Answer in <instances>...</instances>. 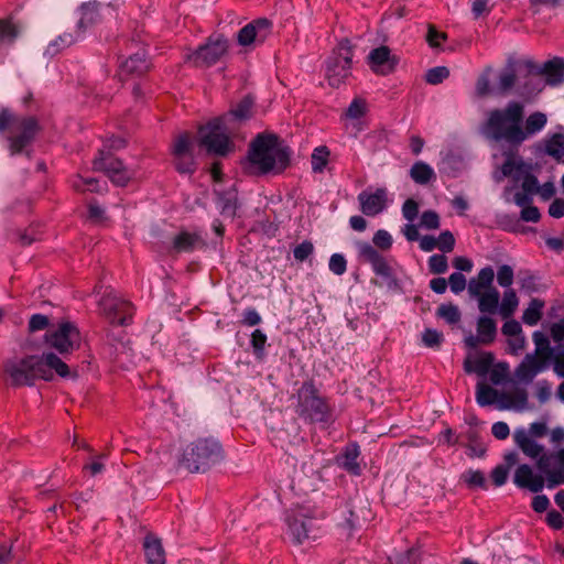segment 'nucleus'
Masks as SVG:
<instances>
[{
  "label": "nucleus",
  "mask_w": 564,
  "mask_h": 564,
  "mask_svg": "<svg viewBox=\"0 0 564 564\" xmlns=\"http://www.w3.org/2000/svg\"><path fill=\"white\" fill-rule=\"evenodd\" d=\"M399 58L391 54V50L381 45L373 48L368 55L369 67L378 75H389L394 72Z\"/></svg>",
  "instance_id": "412c9836"
},
{
  "label": "nucleus",
  "mask_w": 564,
  "mask_h": 564,
  "mask_svg": "<svg viewBox=\"0 0 564 564\" xmlns=\"http://www.w3.org/2000/svg\"><path fill=\"white\" fill-rule=\"evenodd\" d=\"M358 456L359 449L357 445H354L352 447H347L343 455V467L354 475H359L360 473V466L357 462Z\"/></svg>",
  "instance_id": "37998d69"
},
{
  "label": "nucleus",
  "mask_w": 564,
  "mask_h": 564,
  "mask_svg": "<svg viewBox=\"0 0 564 564\" xmlns=\"http://www.w3.org/2000/svg\"><path fill=\"white\" fill-rule=\"evenodd\" d=\"M46 343L65 359L80 346V333L70 322L61 323L58 328L45 335Z\"/></svg>",
  "instance_id": "ddd939ff"
},
{
  "label": "nucleus",
  "mask_w": 564,
  "mask_h": 564,
  "mask_svg": "<svg viewBox=\"0 0 564 564\" xmlns=\"http://www.w3.org/2000/svg\"><path fill=\"white\" fill-rule=\"evenodd\" d=\"M286 524L295 544H302L308 539L317 538L316 521L303 513H290L286 516Z\"/></svg>",
  "instance_id": "dca6fc26"
},
{
  "label": "nucleus",
  "mask_w": 564,
  "mask_h": 564,
  "mask_svg": "<svg viewBox=\"0 0 564 564\" xmlns=\"http://www.w3.org/2000/svg\"><path fill=\"white\" fill-rule=\"evenodd\" d=\"M37 365L36 355H29L20 360L9 359L3 364V372L9 377L12 387L33 386L41 379Z\"/></svg>",
  "instance_id": "9b49d317"
},
{
  "label": "nucleus",
  "mask_w": 564,
  "mask_h": 564,
  "mask_svg": "<svg viewBox=\"0 0 564 564\" xmlns=\"http://www.w3.org/2000/svg\"><path fill=\"white\" fill-rule=\"evenodd\" d=\"M447 284L453 293L459 294L467 288V280L462 272H454L449 275Z\"/></svg>",
  "instance_id": "680f3d73"
},
{
  "label": "nucleus",
  "mask_w": 564,
  "mask_h": 564,
  "mask_svg": "<svg viewBox=\"0 0 564 564\" xmlns=\"http://www.w3.org/2000/svg\"><path fill=\"white\" fill-rule=\"evenodd\" d=\"M495 271L487 265L471 278L467 283V292L470 299H476L478 310L482 314H497L500 293L494 285Z\"/></svg>",
  "instance_id": "6e6552de"
},
{
  "label": "nucleus",
  "mask_w": 564,
  "mask_h": 564,
  "mask_svg": "<svg viewBox=\"0 0 564 564\" xmlns=\"http://www.w3.org/2000/svg\"><path fill=\"white\" fill-rule=\"evenodd\" d=\"M501 171L505 176L512 177L516 182L523 180L525 173H530L529 166L521 159H517L511 152L507 153Z\"/></svg>",
  "instance_id": "7c9ffc66"
},
{
  "label": "nucleus",
  "mask_w": 564,
  "mask_h": 564,
  "mask_svg": "<svg viewBox=\"0 0 564 564\" xmlns=\"http://www.w3.org/2000/svg\"><path fill=\"white\" fill-rule=\"evenodd\" d=\"M532 339L535 345L536 355L542 356L544 358L552 357L554 348L551 347L550 340L544 333L535 330L532 335Z\"/></svg>",
  "instance_id": "79ce46f5"
},
{
  "label": "nucleus",
  "mask_w": 564,
  "mask_h": 564,
  "mask_svg": "<svg viewBox=\"0 0 564 564\" xmlns=\"http://www.w3.org/2000/svg\"><path fill=\"white\" fill-rule=\"evenodd\" d=\"M147 564H165V551L161 540L153 533H148L143 540Z\"/></svg>",
  "instance_id": "393cba45"
},
{
  "label": "nucleus",
  "mask_w": 564,
  "mask_h": 564,
  "mask_svg": "<svg viewBox=\"0 0 564 564\" xmlns=\"http://www.w3.org/2000/svg\"><path fill=\"white\" fill-rule=\"evenodd\" d=\"M514 272L513 269L508 264H502L497 271V282L501 288L511 289L513 283Z\"/></svg>",
  "instance_id": "6e6d98bb"
},
{
  "label": "nucleus",
  "mask_w": 564,
  "mask_h": 564,
  "mask_svg": "<svg viewBox=\"0 0 564 564\" xmlns=\"http://www.w3.org/2000/svg\"><path fill=\"white\" fill-rule=\"evenodd\" d=\"M429 269L433 274H443L448 270L447 257L442 254H433L429 258Z\"/></svg>",
  "instance_id": "3c124183"
},
{
  "label": "nucleus",
  "mask_w": 564,
  "mask_h": 564,
  "mask_svg": "<svg viewBox=\"0 0 564 564\" xmlns=\"http://www.w3.org/2000/svg\"><path fill=\"white\" fill-rule=\"evenodd\" d=\"M329 150L326 145L316 148L312 153V169L314 172H323L328 162Z\"/></svg>",
  "instance_id": "a18cd8bd"
},
{
  "label": "nucleus",
  "mask_w": 564,
  "mask_h": 564,
  "mask_svg": "<svg viewBox=\"0 0 564 564\" xmlns=\"http://www.w3.org/2000/svg\"><path fill=\"white\" fill-rule=\"evenodd\" d=\"M519 299L513 289H507L503 292L501 303H498V312L503 318H510L517 311Z\"/></svg>",
  "instance_id": "4c0bfd02"
},
{
  "label": "nucleus",
  "mask_w": 564,
  "mask_h": 564,
  "mask_svg": "<svg viewBox=\"0 0 564 564\" xmlns=\"http://www.w3.org/2000/svg\"><path fill=\"white\" fill-rule=\"evenodd\" d=\"M500 394L498 390L479 382L477 384L476 391V401L480 406L491 405L498 399H500Z\"/></svg>",
  "instance_id": "ea45409f"
},
{
  "label": "nucleus",
  "mask_w": 564,
  "mask_h": 564,
  "mask_svg": "<svg viewBox=\"0 0 564 564\" xmlns=\"http://www.w3.org/2000/svg\"><path fill=\"white\" fill-rule=\"evenodd\" d=\"M198 135L199 145L205 148L209 154L226 156L234 148L228 135L225 117L214 118L205 126H200Z\"/></svg>",
  "instance_id": "1a4fd4ad"
},
{
  "label": "nucleus",
  "mask_w": 564,
  "mask_h": 564,
  "mask_svg": "<svg viewBox=\"0 0 564 564\" xmlns=\"http://www.w3.org/2000/svg\"><path fill=\"white\" fill-rule=\"evenodd\" d=\"M477 333L481 344H491L497 336V324L495 319L487 315L479 316L477 319Z\"/></svg>",
  "instance_id": "72a5a7b5"
},
{
  "label": "nucleus",
  "mask_w": 564,
  "mask_h": 564,
  "mask_svg": "<svg viewBox=\"0 0 564 564\" xmlns=\"http://www.w3.org/2000/svg\"><path fill=\"white\" fill-rule=\"evenodd\" d=\"M372 241L375 247L368 242L358 243L359 257L371 264L373 272L386 281L388 288H397L398 283L393 276L392 268L377 250V248L382 251L390 250L393 242L391 235L387 230L380 229L373 235Z\"/></svg>",
  "instance_id": "0eeeda50"
},
{
  "label": "nucleus",
  "mask_w": 564,
  "mask_h": 564,
  "mask_svg": "<svg viewBox=\"0 0 564 564\" xmlns=\"http://www.w3.org/2000/svg\"><path fill=\"white\" fill-rule=\"evenodd\" d=\"M524 105L517 100L507 102L505 107L487 111L479 126V133L490 143L507 147L510 151L520 148L523 135Z\"/></svg>",
  "instance_id": "f257e3e1"
},
{
  "label": "nucleus",
  "mask_w": 564,
  "mask_h": 564,
  "mask_svg": "<svg viewBox=\"0 0 564 564\" xmlns=\"http://www.w3.org/2000/svg\"><path fill=\"white\" fill-rule=\"evenodd\" d=\"M525 59L527 58L518 59L516 63V65H518L519 72L516 94L523 100L530 101L543 90L544 84L539 74L528 73L527 68L522 64L525 62Z\"/></svg>",
  "instance_id": "f3484780"
},
{
  "label": "nucleus",
  "mask_w": 564,
  "mask_h": 564,
  "mask_svg": "<svg viewBox=\"0 0 564 564\" xmlns=\"http://www.w3.org/2000/svg\"><path fill=\"white\" fill-rule=\"evenodd\" d=\"M250 343L256 357L262 359L265 355L267 335L261 329H256L251 334Z\"/></svg>",
  "instance_id": "8fccbe9b"
},
{
  "label": "nucleus",
  "mask_w": 564,
  "mask_h": 564,
  "mask_svg": "<svg viewBox=\"0 0 564 564\" xmlns=\"http://www.w3.org/2000/svg\"><path fill=\"white\" fill-rule=\"evenodd\" d=\"M297 403L295 413L299 417L311 424L319 423L329 426L333 420V410L327 398L321 395L313 380L304 381L296 392Z\"/></svg>",
  "instance_id": "20e7f679"
},
{
  "label": "nucleus",
  "mask_w": 564,
  "mask_h": 564,
  "mask_svg": "<svg viewBox=\"0 0 564 564\" xmlns=\"http://www.w3.org/2000/svg\"><path fill=\"white\" fill-rule=\"evenodd\" d=\"M254 105V100L250 95L245 96L236 107L231 108L226 115L225 120L229 117H234L238 120H247L252 116V108Z\"/></svg>",
  "instance_id": "58836bf2"
},
{
  "label": "nucleus",
  "mask_w": 564,
  "mask_h": 564,
  "mask_svg": "<svg viewBox=\"0 0 564 564\" xmlns=\"http://www.w3.org/2000/svg\"><path fill=\"white\" fill-rule=\"evenodd\" d=\"M519 283L521 289L529 294L540 291L538 278L529 271L520 275Z\"/></svg>",
  "instance_id": "4d7b16f0"
},
{
  "label": "nucleus",
  "mask_w": 564,
  "mask_h": 564,
  "mask_svg": "<svg viewBox=\"0 0 564 564\" xmlns=\"http://www.w3.org/2000/svg\"><path fill=\"white\" fill-rule=\"evenodd\" d=\"M124 167L121 160L113 158L109 151L105 149L99 150L98 156L93 161V170L104 172L106 175L112 173V170H120Z\"/></svg>",
  "instance_id": "473e14b6"
},
{
  "label": "nucleus",
  "mask_w": 564,
  "mask_h": 564,
  "mask_svg": "<svg viewBox=\"0 0 564 564\" xmlns=\"http://www.w3.org/2000/svg\"><path fill=\"white\" fill-rule=\"evenodd\" d=\"M455 247L454 235L449 230L441 232L438 237L425 235V252L438 249L443 253L453 251Z\"/></svg>",
  "instance_id": "c756f323"
},
{
  "label": "nucleus",
  "mask_w": 564,
  "mask_h": 564,
  "mask_svg": "<svg viewBox=\"0 0 564 564\" xmlns=\"http://www.w3.org/2000/svg\"><path fill=\"white\" fill-rule=\"evenodd\" d=\"M513 438L521 451L530 458H538L544 452V446L532 440L525 430L519 429L514 432Z\"/></svg>",
  "instance_id": "cd10ccee"
},
{
  "label": "nucleus",
  "mask_w": 564,
  "mask_h": 564,
  "mask_svg": "<svg viewBox=\"0 0 564 564\" xmlns=\"http://www.w3.org/2000/svg\"><path fill=\"white\" fill-rule=\"evenodd\" d=\"M150 69V63L145 57V51L140 50L130 55L121 65L119 76L123 80L127 76L141 77Z\"/></svg>",
  "instance_id": "b1692460"
},
{
  "label": "nucleus",
  "mask_w": 564,
  "mask_h": 564,
  "mask_svg": "<svg viewBox=\"0 0 564 564\" xmlns=\"http://www.w3.org/2000/svg\"><path fill=\"white\" fill-rule=\"evenodd\" d=\"M228 47V41L224 35L209 36L205 44L186 56V61L195 67L208 68L227 53Z\"/></svg>",
  "instance_id": "f8f14e48"
},
{
  "label": "nucleus",
  "mask_w": 564,
  "mask_h": 564,
  "mask_svg": "<svg viewBox=\"0 0 564 564\" xmlns=\"http://www.w3.org/2000/svg\"><path fill=\"white\" fill-rule=\"evenodd\" d=\"M553 359V369L555 373L564 378V345H556L551 357Z\"/></svg>",
  "instance_id": "052dcab7"
},
{
  "label": "nucleus",
  "mask_w": 564,
  "mask_h": 564,
  "mask_svg": "<svg viewBox=\"0 0 564 564\" xmlns=\"http://www.w3.org/2000/svg\"><path fill=\"white\" fill-rule=\"evenodd\" d=\"M202 242V238L198 234L181 231L173 239V248L176 252H191L197 243Z\"/></svg>",
  "instance_id": "c9c22d12"
},
{
  "label": "nucleus",
  "mask_w": 564,
  "mask_h": 564,
  "mask_svg": "<svg viewBox=\"0 0 564 564\" xmlns=\"http://www.w3.org/2000/svg\"><path fill=\"white\" fill-rule=\"evenodd\" d=\"M279 135L262 132L250 142L242 167L248 174L264 175L284 172L291 164V150L279 145Z\"/></svg>",
  "instance_id": "f03ea898"
},
{
  "label": "nucleus",
  "mask_w": 564,
  "mask_h": 564,
  "mask_svg": "<svg viewBox=\"0 0 564 564\" xmlns=\"http://www.w3.org/2000/svg\"><path fill=\"white\" fill-rule=\"evenodd\" d=\"M20 26L13 22L11 17L0 19V46L13 45L20 36Z\"/></svg>",
  "instance_id": "f704fd0d"
},
{
  "label": "nucleus",
  "mask_w": 564,
  "mask_h": 564,
  "mask_svg": "<svg viewBox=\"0 0 564 564\" xmlns=\"http://www.w3.org/2000/svg\"><path fill=\"white\" fill-rule=\"evenodd\" d=\"M313 252L314 246L310 240H304L293 250L294 258L301 262L305 261Z\"/></svg>",
  "instance_id": "338daca9"
},
{
  "label": "nucleus",
  "mask_w": 564,
  "mask_h": 564,
  "mask_svg": "<svg viewBox=\"0 0 564 564\" xmlns=\"http://www.w3.org/2000/svg\"><path fill=\"white\" fill-rule=\"evenodd\" d=\"M9 129L18 132L8 137L10 154L24 153L28 158H31V151L26 148L33 143L36 134L41 131L37 118L34 116L19 117L9 109H2L0 111V133Z\"/></svg>",
  "instance_id": "7ed1b4c3"
},
{
  "label": "nucleus",
  "mask_w": 564,
  "mask_h": 564,
  "mask_svg": "<svg viewBox=\"0 0 564 564\" xmlns=\"http://www.w3.org/2000/svg\"><path fill=\"white\" fill-rule=\"evenodd\" d=\"M347 513L348 517L340 523V527L348 531V536L351 535L352 531L361 529L371 519L369 503L362 499H350L347 502Z\"/></svg>",
  "instance_id": "6ab92c4d"
},
{
  "label": "nucleus",
  "mask_w": 564,
  "mask_h": 564,
  "mask_svg": "<svg viewBox=\"0 0 564 564\" xmlns=\"http://www.w3.org/2000/svg\"><path fill=\"white\" fill-rule=\"evenodd\" d=\"M513 482L518 488L529 489L532 492H541L545 480L542 475L534 474L528 464L519 465L513 475Z\"/></svg>",
  "instance_id": "4be33fe9"
},
{
  "label": "nucleus",
  "mask_w": 564,
  "mask_h": 564,
  "mask_svg": "<svg viewBox=\"0 0 564 564\" xmlns=\"http://www.w3.org/2000/svg\"><path fill=\"white\" fill-rule=\"evenodd\" d=\"M501 401H508V404H502L501 409H508L512 405H514L517 409H524L528 403V393L523 388H516L511 394L501 393L500 394Z\"/></svg>",
  "instance_id": "a19ab883"
},
{
  "label": "nucleus",
  "mask_w": 564,
  "mask_h": 564,
  "mask_svg": "<svg viewBox=\"0 0 564 564\" xmlns=\"http://www.w3.org/2000/svg\"><path fill=\"white\" fill-rule=\"evenodd\" d=\"M522 64L529 74H539L541 78L544 77V86L555 87L564 83V59L561 57H553L543 64L527 58Z\"/></svg>",
  "instance_id": "4468645a"
},
{
  "label": "nucleus",
  "mask_w": 564,
  "mask_h": 564,
  "mask_svg": "<svg viewBox=\"0 0 564 564\" xmlns=\"http://www.w3.org/2000/svg\"><path fill=\"white\" fill-rule=\"evenodd\" d=\"M465 482L470 487L486 488V478L480 470L469 469L464 475Z\"/></svg>",
  "instance_id": "e2e57ef3"
},
{
  "label": "nucleus",
  "mask_w": 564,
  "mask_h": 564,
  "mask_svg": "<svg viewBox=\"0 0 564 564\" xmlns=\"http://www.w3.org/2000/svg\"><path fill=\"white\" fill-rule=\"evenodd\" d=\"M419 208H420V205L419 203L413 199V198H408L404 203H403V206H402V215L403 217L412 223L414 221V219L417 218L419 216Z\"/></svg>",
  "instance_id": "0e129e2a"
},
{
  "label": "nucleus",
  "mask_w": 564,
  "mask_h": 564,
  "mask_svg": "<svg viewBox=\"0 0 564 564\" xmlns=\"http://www.w3.org/2000/svg\"><path fill=\"white\" fill-rule=\"evenodd\" d=\"M352 44L347 37L341 39L326 62V77L332 87H339L350 76Z\"/></svg>",
  "instance_id": "9d476101"
},
{
  "label": "nucleus",
  "mask_w": 564,
  "mask_h": 564,
  "mask_svg": "<svg viewBox=\"0 0 564 564\" xmlns=\"http://www.w3.org/2000/svg\"><path fill=\"white\" fill-rule=\"evenodd\" d=\"M543 369V364L533 355H527L521 364L516 368V378L524 383H530L534 377Z\"/></svg>",
  "instance_id": "a878e982"
},
{
  "label": "nucleus",
  "mask_w": 564,
  "mask_h": 564,
  "mask_svg": "<svg viewBox=\"0 0 564 564\" xmlns=\"http://www.w3.org/2000/svg\"><path fill=\"white\" fill-rule=\"evenodd\" d=\"M109 180L115 184L116 186H127L128 183L132 178V173L128 171V169L124 166L120 170H112V173L107 175Z\"/></svg>",
  "instance_id": "13d9d810"
},
{
  "label": "nucleus",
  "mask_w": 564,
  "mask_h": 564,
  "mask_svg": "<svg viewBox=\"0 0 564 564\" xmlns=\"http://www.w3.org/2000/svg\"><path fill=\"white\" fill-rule=\"evenodd\" d=\"M109 322L113 325L127 326L132 322L133 306L128 301L104 297L100 302Z\"/></svg>",
  "instance_id": "aec40b11"
},
{
  "label": "nucleus",
  "mask_w": 564,
  "mask_h": 564,
  "mask_svg": "<svg viewBox=\"0 0 564 564\" xmlns=\"http://www.w3.org/2000/svg\"><path fill=\"white\" fill-rule=\"evenodd\" d=\"M214 194L221 206V214L234 218L238 208V191L236 185L224 191L214 189Z\"/></svg>",
  "instance_id": "bb28decb"
},
{
  "label": "nucleus",
  "mask_w": 564,
  "mask_h": 564,
  "mask_svg": "<svg viewBox=\"0 0 564 564\" xmlns=\"http://www.w3.org/2000/svg\"><path fill=\"white\" fill-rule=\"evenodd\" d=\"M37 372L40 373L41 380L52 381L54 379V372L61 378H77V370H70V367L54 352H43L37 356Z\"/></svg>",
  "instance_id": "2eb2a0df"
},
{
  "label": "nucleus",
  "mask_w": 564,
  "mask_h": 564,
  "mask_svg": "<svg viewBox=\"0 0 564 564\" xmlns=\"http://www.w3.org/2000/svg\"><path fill=\"white\" fill-rule=\"evenodd\" d=\"M495 356L492 352H484L482 356L475 360V372L480 376H485L492 367Z\"/></svg>",
  "instance_id": "bf43d9fd"
},
{
  "label": "nucleus",
  "mask_w": 564,
  "mask_h": 564,
  "mask_svg": "<svg viewBox=\"0 0 564 564\" xmlns=\"http://www.w3.org/2000/svg\"><path fill=\"white\" fill-rule=\"evenodd\" d=\"M272 32V21L259 18L245 25L237 34V41L241 46L253 43L262 44Z\"/></svg>",
  "instance_id": "a211bd4d"
},
{
  "label": "nucleus",
  "mask_w": 564,
  "mask_h": 564,
  "mask_svg": "<svg viewBox=\"0 0 564 564\" xmlns=\"http://www.w3.org/2000/svg\"><path fill=\"white\" fill-rule=\"evenodd\" d=\"M545 302L534 297L529 302L528 307L523 311L522 322L528 326H535L543 316Z\"/></svg>",
  "instance_id": "e433bc0d"
},
{
  "label": "nucleus",
  "mask_w": 564,
  "mask_h": 564,
  "mask_svg": "<svg viewBox=\"0 0 564 564\" xmlns=\"http://www.w3.org/2000/svg\"><path fill=\"white\" fill-rule=\"evenodd\" d=\"M437 315L444 318L448 324H456L460 321L459 308L454 304H442L437 308Z\"/></svg>",
  "instance_id": "09e8293b"
},
{
  "label": "nucleus",
  "mask_w": 564,
  "mask_h": 564,
  "mask_svg": "<svg viewBox=\"0 0 564 564\" xmlns=\"http://www.w3.org/2000/svg\"><path fill=\"white\" fill-rule=\"evenodd\" d=\"M509 366L506 362H499L490 371V381L494 384H500L508 378Z\"/></svg>",
  "instance_id": "69168bd1"
},
{
  "label": "nucleus",
  "mask_w": 564,
  "mask_h": 564,
  "mask_svg": "<svg viewBox=\"0 0 564 564\" xmlns=\"http://www.w3.org/2000/svg\"><path fill=\"white\" fill-rule=\"evenodd\" d=\"M174 166L178 173L193 174L196 170V164L193 155L174 156Z\"/></svg>",
  "instance_id": "603ef678"
},
{
  "label": "nucleus",
  "mask_w": 564,
  "mask_h": 564,
  "mask_svg": "<svg viewBox=\"0 0 564 564\" xmlns=\"http://www.w3.org/2000/svg\"><path fill=\"white\" fill-rule=\"evenodd\" d=\"M449 77V69L446 66H435L425 72V83L431 85L442 84Z\"/></svg>",
  "instance_id": "de8ad7c7"
},
{
  "label": "nucleus",
  "mask_w": 564,
  "mask_h": 564,
  "mask_svg": "<svg viewBox=\"0 0 564 564\" xmlns=\"http://www.w3.org/2000/svg\"><path fill=\"white\" fill-rule=\"evenodd\" d=\"M360 210L366 216H376L380 214L387 205V191L378 188L375 193L361 192L358 195Z\"/></svg>",
  "instance_id": "5701e85b"
},
{
  "label": "nucleus",
  "mask_w": 564,
  "mask_h": 564,
  "mask_svg": "<svg viewBox=\"0 0 564 564\" xmlns=\"http://www.w3.org/2000/svg\"><path fill=\"white\" fill-rule=\"evenodd\" d=\"M421 226H423V216L421 217L419 225L413 224V221H409V224L404 225L401 231L408 241H420V247L423 249V238H421L420 234Z\"/></svg>",
  "instance_id": "5fc2aeb1"
},
{
  "label": "nucleus",
  "mask_w": 564,
  "mask_h": 564,
  "mask_svg": "<svg viewBox=\"0 0 564 564\" xmlns=\"http://www.w3.org/2000/svg\"><path fill=\"white\" fill-rule=\"evenodd\" d=\"M518 59H509L505 69L499 74V91L501 94H507L513 88H517L519 77L518 65H516Z\"/></svg>",
  "instance_id": "2f4dec72"
},
{
  "label": "nucleus",
  "mask_w": 564,
  "mask_h": 564,
  "mask_svg": "<svg viewBox=\"0 0 564 564\" xmlns=\"http://www.w3.org/2000/svg\"><path fill=\"white\" fill-rule=\"evenodd\" d=\"M546 153L556 160H560L564 155V134H554L546 143Z\"/></svg>",
  "instance_id": "49530a36"
},
{
  "label": "nucleus",
  "mask_w": 564,
  "mask_h": 564,
  "mask_svg": "<svg viewBox=\"0 0 564 564\" xmlns=\"http://www.w3.org/2000/svg\"><path fill=\"white\" fill-rule=\"evenodd\" d=\"M329 270L337 274L341 275L346 272L347 261L345 257L340 253H334L329 259Z\"/></svg>",
  "instance_id": "774afa93"
},
{
  "label": "nucleus",
  "mask_w": 564,
  "mask_h": 564,
  "mask_svg": "<svg viewBox=\"0 0 564 564\" xmlns=\"http://www.w3.org/2000/svg\"><path fill=\"white\" fill-rule=\"evenodd\" d=\"M221 444L210 437L197 438L184 449L180 466L189 473H205L224 459Z\"/></svg>",
  "instance_id": "39448f33"
},
{
  "label": "nucleus",
  "mask_w": 564,
  "mask_h": 564,
  "mask_svg": "<svg viewBox=\"0 0 564 564\" xmlns=\"http://www.w3.org/2000/svg\"><path fill=\"white\" fill-rule=\"evenodd\" d=\"M547 122V117L545 113L535 111L532 112L528 118L524 117L522 123V132L523 135L520 138V147L522 143L528 140L530 137L536 134L545 127Z\"/></svg>",
  "instance_id": "c85d7f7f"
},
{
  "label": "nucleus",
  "mask_w": 564,
  "mask_h": 564,
  "mask_svg": "<svg viewBox=\"0 0 564 564\" xmlns=\"http://www.w3.org/2000/svg\"><path fill=\"white\" fill-rule=\"evenodd\" d=\"M172 153L174 156L193 155L191 134L188 132H184L175 139Z\"/></svg>",
  "instance_id": "c03bdc74"
},
{
  "label": "nucleus",
  "mask_w": 564,
  "mask_h": 564,
  "mask_svg": "<svg viewBox=\"0 0 564 564\" xmlns=\"http://www.w3.org/2000/svg\"><path fill=\"white\" fill-rule=\"evenodd\" d=\"M447 40L445 32L438 31L433 24H427V32L425 34V42L433 48H440L441 43Z\"/></svg>",
  "instance_id": "864d4df0"
},
{
  "label": "nucleus",
  "mask_w": 564,
  "mask_h": 564,
  "mask_svg": "<svg viewBox=\"0 0 564 564\" xmlns=\"http://www.w3.org/2000/svg\"><path fill=\"white\" fill-rule=\"evenodd\" d=\"M99 6L97 1L83 3L79 8L80 17L76 23L73 25L70 22L65 21L63 33L54 42L50 43L46 52L51 55L57 54L59 51L77 42L89 28L100 22Z\"/></svg>",
  "instance_id": "423d86ee"
}]
</instances>
